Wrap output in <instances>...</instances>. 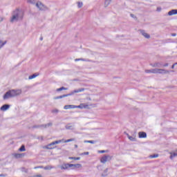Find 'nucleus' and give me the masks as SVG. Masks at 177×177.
I'll return each instance as SVG.
<instances>
[{
  "label": "nucleus",
  "mask_w": 177,
  "mask_h": 177,
  "mask_svg": "<svg viewBox=\"0 0 177 177\" xmlns=\"http://www.w3.org/2000/svg\"><path fill=\"white\" fill-rule=\"evenodd\" d=\"M24 17V12L19 8L14 10L12 13L10 18V23H17V21H21Z\"/></svg>",
  "instance_id": "f257e3e1"
},
{
  "label": "nucleus",
  "mask_w": 177,
  "mask_h": 177,
  "mask_svg": "<svg viewBox=\"0 0 177 177\" xmlns=\"http://www.w3.org/2000/svg\"><path fill=\"white\" fill-rule=\"evenodd\" d=\"M19 95H21V90H10L4 94L3 99L6 100L9 97H15V96H19Z\"/></svg>",
  "instance_id": "f03ea898"
},
{
  "label": "nucleus",
  "mask_w": 177,
  "mask_h": 177,
  "mask_svg": "<svg viewBox=\"0 0 177 177\" xmlns=\"http://www.w3.org/2000/svg\"><path fill=\"white\" fill-rule=\"evenodd\" d=\"M84 91H85V88H81L79 89L74 90L68 94H64L62 95L55 97L54 99L55 100H57V99H63V97H67L68 96H73V95H74V93H80V92H84Z\"/></svg>",
  "instance_id": "7ed1b4c3"
},
{
  "label": "nucleus",
  "mask_w": 177,
  "mask_h": 177,
  "mask_svg": "<svg viewBox=\"0 0 177 177\" xmlns=\"http://www.w3.org/2000/svg\"><path fill=\"white\" fill-rule=\"evenodd\" d=\"M145 73H147V74L150 73H152V74H168V73H169V71H167L165 69L155 68L145 70Z\"/></svg>",
  "instance_id": "20e7f679"
},
{
  "label": "nucleus",
  "mask_w": 177,
  "mask_h": 177,
  "mask_svg": "<svg viewBox=\"0 0 177 177\" xmlns=\"http://www.w3.org/2000/svg\"><path fill=\"white\" fill-rule=\"evenodd\" d=\"M36 6L38 8L39 10H43L46 11L49 10V8H48L46 6L42 4L41 2L38 1L36 3Z\"/></svg>",
  "instance_id": "39448f33"
},
{
  "label": "nucleus",
  "mask_w": 177,
  "mask_h": 177,
  "mask_svg": "<svg viewBox=\"0 0 177 177\" xmlns=\"http://www.w3.org/2000/svg\"><path fill=\"white\" fill-rule=\"evenodd\" d=\"M113 158V156H110V155H104V156H102L100 159V162L102 164H106V162H107V161H111V160Z\"/></svg>",
  "instance_id": "423d86ee"
},
{
  "label": "nucleus",
  "mask_w": 177,
  "mask_h": 177,
  "mask_svg": "<svg viewBox=\"0 0 177 177\" xmlns=\"http://www.w3.org/2000/svg\"><path fill=\"white\" fill-rule=\"evenodd\" d=\"M52 122H49L46 124L35 125L33 126V128H49V127H52Z\"/></svg>",
  "instance_id": "0eeeda50"
},
{
  "label": "nucleus",
  "mask_w": 177,
  "mask_h": 177,
  "mask_svg": "<svg viewBox=\"0 0 177 177\" xmlns=\"http://www.w3.org/2000/svg\"><path fill=\"white\" fill-rule=\"evenodd\" d=\"M71 167H73V165H71L70 163H66L62 165L60 168L61 169H69Z\"/></svg>",
  "instance_id": "6e6552de"
},
{
  "label": "nucleus",
  "mask_w": 177,
  "mask_h": 177,
  "mask_svg": "<svg viewBox=\"0 0 177 177\" xmlns=\"http://www.w3.org/2000/svg\"><path fill=\"white\" fill-rule=\"evenodd\" d=\"M10 108V105L6 104H3L0 108V110H1V111H6V110H9Z\"/></svg>",
  "instance_id": "1a4fd4ad"
},
{
  "label": "nucleus",
  "mask_w": 177,
  "mask_h": 177,
  "mask_svg": "<svg viewBox=\"0 0 177 177\" xmlns=\"http://www.w3.org/2000/svg\"><path fill=\"white\" fill-rule=\"evenodd\" d=\"M140 32L143 37H145V38H147V39H149V38H150V35L147 34L146 31L140 30Z\"/></svg>",
  "instance_id": "9d476101"
},
{
  "label": "nucleus",
  "mask_w": 177,
  "mask_h": 177,
  "mask_svg": "<svg viewBox=\"0 0 177 177\" xmlns=\"http://www.w3.org/2000/svg\"><path fill=\"white\" fill-rule=\"evenodd\" d=\"M56 147H55V144H53V142L48 144L45 147V149H47V150H52V149H55Z\"/></svg>",
  "instance_id": "9b49d317"
},
{
  "label": "nucleus",
  "mask_w": 177,
  "mask_h": 177,
  "mask_svg": "<svg viewBox=\"0 0 177 177\" xmlns=\"http://www.w3.org/2000/svg\"><path fill=\"white\" fill-rule=\"evenodd\" d=\"M86 107H88V105L84 103H82L78 106L75 105V109H86Z\"/></svg>",
  "instance_id": "f8f14e48"
},
{
  "label": "nucleus",
  "mask_w": 177,
  "mask_h": 177,
  "mask_svg": "<svg viewBox=\"0 0 177 177\" xmlns=\"http://www.w3.org/2000/svg\"><path fill=\"white\" fill-rule=\"evenodd\" d=\"M138 136L140 138H147V134L145 131H140L138 133Z\"/></svg>",
  "instance_id": "ddd939ff"
},
{
  "label": "nucleus",
  "mask_w": 177,
  "mask_h": 177,
  "mask_svg": "<svg viewBox=\"0 0 177 177\" xmlns=\"http://www.w3.org/2000/svg\"><path fill=\"white\" fill-rule=\"evenodd\" d=\"M71 165H73L70 167L71 169H75V168H81L82 167L81 164H71Z\"/></svg>",
  "instance_id": "4468645a"
},
{
  "label": "nucleus",
  "mask_w": 177,
  "mask_h": 177,
  "mask_svg": "<svg viewBox=\"0 0 177 177\" xmlns=\"http://www.w3.org/2000/svg\"><path fill=\"white\" fill-rule=\"evenodd\" d=\"M74 124H71V123H69L68 124L66 125L65 128L66 129H68V130H74Z\"/></svg>",
  "instance_id": "2eb2a0df"
},
{
  "label": "nucleus",
  "mask_w": 177,
  "mask_h": 177,
  "mask_svg": "<svg viewBox=\"0 0 177 177\" xmlns=\"http://www.w3.org/2000/svg\"><path fill=\"white\" fill-rule=\"evenodd\" d=\"M174 15H177V9L171 10L168 12L169 16H174Z\"/></svg>",
  "instance_id": "dca6fc26"
},
{
  "label": "nucleus",
  "mask_w": 177,
  "mask_h": 177,
  "mask_svg": "<svg viewBox=\"0 0 177 177\" xmlns=\"http://www.w3.org/2000/svg\"><path fill=\"white\" fill-rule=\"evenodd\" d=\"M64 110H68L69 109H75V105H65L64 106Z\"/></svg>",
  "instance_id": "f3484780"
},
{
  "label": "nucleus",
  "mask_w": 177,
  "mask_h": 177,
  "mask_svg": "<svg viewBox=\"0 0 177 177\" xmlns=\"http://www.w3.org/2000/svg\"><path fill=\"white\" fill-rule=\"evenodd\" d=\"M127 135V138L129 139V140H131V142H136V138H135L133 136H131L128 133Z\"/></svg>",
  "instance_id": "a211bd4d"
},
{
  "label": "nucleus",
  "mask_w": 177,
  "mask_h": 177,
  "mask_svg": "<svg viewBox=\"0 0 177 177\" xmlns=\"http://www.w3.org/2000/svg\"><path fill=\"white\" fill-rule=\"evenodd\" d=\"M110 3H111V0H105V2H104L105 8H107V6L110 5Z\"/></svg>",
  "instance_id": "6ab92c4d"
},
{
  "label": "nucleus",
  "mask_w": 177,
  "mask_h": 177,
  "mask_svg": "<svg viewBox=\"0 0 177 177\" xmlns=\"http://www.w3.org/2000/svg\"><path fill=\"white\" fill-rule=\"evenodd\" d=\"M23 154L21 153H15L14 154V157H15V158H21Z\"/></svg>",
  "instance_id": "aec40b11"
},
{
  "label": "nucleus",
  "mask_w": 177,
  "mask_h": 177,
  "mask_svg": "<svg viewBox=\"0 0 177 177\" xmlns=\"http://www.w3.org/2000/svg\"><path fill=\"white\" fill-rule=\"evenodd\" d=\"M64 139H62V140H56V141H54V142H53V145H59V143H62V142H64Z\"/></svg>",
  "instance_id": "412c9836"
},
{
  "label": "nucleus",
  "mask_w": 177,
  "mask_h": 177,
  "mask_svg": "<svg viewBox=\"0 0 177 177\" xmlns=\"http://www.w3.org/2000/svg\"><path fill=\"white\" fill-rule=\"evenodd\" d=\"M21 172H24L25 174H28V169H26V167L21 168Z\"/></svg>",
  "instance_id": "4be33fe9"
},
{
  "label": "nucleus",
  "mask_w": 177,
  "mask_h": 177,
  "mask_svg": "<svg viewBox=\"0 0 177 177\" xmlns=\"http://www.w3.org/2000/svg\"><path fill=\"white\" fill-rule=\"evenodd\" d=\"M36 77H38V75H37V73H35L33 75H31L29 76V80H33V78H35Z\"/></svg>",
  "instance_id": "5701e85b"
},
{
  "label": "nucleus",
  "mask_w": 177,
  "mask_h": 177,
  "mask_svg": "<svg viewBox=\"0 0 177 177\" xmlns=\"http://www.w3.org/2000/svg\"><path fill=\"white\" fill-rule=\"evenodd\" d=\"M61 91H67V88L62 86V87L57 89V92H60Z\"/></svg>",
  "instance_id": "b1692460"
},
{
  "label": "nucleus",
  "mask_w": 177,
  "mask_h": 177,
  "mask_svg": "<svg viewBox=\"0 0 177 177\" xmlns=\"http://www.w3.org/2000/svg\"><path fill=\"white\" fill-rule=\"evenodd\" d=\"M19 151H26V146L21 145V147L19 149Z\"/></svg>",
  "instance_id": "393cba45"
},
{
  "label": "nucleus",
  "mask_w": 177,
  "mask_h": 177,
  "mask_svg": "<svg viewBox=\"0 0 177 177\" xmlns=\"http://www.w3.org/2000/svg\"><path fill=\"white\" fill-rule=\"evenodd\" d=\"M5 45H6V41L3 42L1 40H0V49L1 48L3 47Z\"/></svg>",
  "instance_id": "a878e982"
},
{
  "label": "nucleus",
  "mask_w": 177,
  "mask_h": 177,
  "mask_svg": "<svg viewBox=\"0 0 177 177\" xmlns=\"http://www.w3.org/2000/svg\"><path fill=\"white\" fill-rule=\"evenodd\" d=\"M84 143H91L92 145H94V143H96V141H95V140H84Z\"/></svg>",
  "instance_id": "bb28decb"
},
{
  "label": "nucleus",
  "mask_w": 177,
  "mask_h": 177,
  "mask_svg": "<svg viewBox=\"0 0 177 177\" xmlns=\"http://www.w3.org/2000/svg\"><path fill=\"white\" fill-rule=\"evenodd\" d=\"M69 160H81V158L80 157H69Z\"/></svg>",
  "instance_id": "cd10ccee"
},
{
  "label": "nucleus",
  "mask_w": 177,
  "mask_h": 177,
  "mask_svg": "<svg viewBox=\"0 0 177 177\" xmlns=\"http://www.w3.org/2000/svg\"><path fill=\"white\" fill-rule=\"evenodd\" d=\"M152 67H161V64L160 63H155L152 65Z\"/></svg>",
  "instance_id": "c85d7f7f"
},
{
  "label": "nucleus",
  "mask_w": 177,
  "mask_h": 177,
  "mask_svg": "<svg viewBox=\"0 0 177 177\" xmlns=\"http://www.w3.org/2000/svg\"><path fill=\"white\" fill-rule=\"evenodd\" d=\"M157 157H158V154L157 153L149 156V158H157Z\"/></svg>",
  "instance_id": "c756f323"
},
{
  "label": "nucleus",
  "mask_w": 177,
  "mask_h": 177,
  "mask_svg": "<svg viewBox=\"0 0 177 177\" xmlns=\"http://www.w3.org/2000/svg\"><path fill=\"white\" fill-rule=\"evenodd\" d=\"M176 156H177V152H174L171 154L170 158L172 159V158H174V157H176Z\"/></svg>",
  "instance_id": "7c9ffc66"
},
{
  "label": "nucleus",
  "mask_w": 177,
  "mask_h": 177,
  "mask_svg": "<svg viewBox=\"0 0 177 177\" xmlns=\"http://www.w3.org/2000/svg\"><path fill=\"white\" fill-rule=\"evenodd\" d=\"M28 3H32V5H35V0H28Z\"/></svg>",
  "instance_id": "2f4dec72"
},
{
  "label": "nucleus",
  "mask_w": 177,
  "mask_h": 177,
  "mask_svg": "<svg viewBox=\"0 0 177 177\" xmlns=\"http://www.w3.org/2000/svg\"><path fill=\"white\" fill-rule=\"evenodd\" d=\"M73 140H74V139L71 138V139H68V140H65V141H64V143H68L69 142H73Z\"/></svg>",
  "instance_id": "473e14b6"
},
{
  "label": "nucleus",
  "mask_w": 177,
  "mask_h": 177,
  "mask_svg": "<svg viewBox=\"0 0 177 177\" xmlns=\"http://www.w3.org/2000/svg\"><path fill=\"white\" fill-rule=\"evenodd\" d=\"M88 155H89V152H84L80 154V156H88Z\"/></svg>",
  "instance_id": "72a5a7b5"
},
{
  "label": "nucleus",
  "mask_w": 177,
  "mask_h": 177,
  "mask_svg": "<svg viewBox=\"0 0 177 177\" xmlns=\"http://www.w3.org/2000/svg\"><path fill=\"white\" fill-rule=\"evenodd\" d=\"M82 2H78L77 3V6H78V8H82Z\"/></svg>",
  "instance_id": "f704fd0d"
},
{
  "label": "nucleus",
  "mask_w": 177,
  "mask_h": 177,
  "mask_svg": "<svg viewBox=\"0 0 177 177\" xmlns=\"http://www.w3.org/2000/svg\"><path fill=\"white\" fill-rule=\"evenodd\" d=\"M107 150H101V151H99V153H107Z\"/></svg>",
  "instance_id": "c9c22d12"
},
{
  "label": "nucleus",
  "mask_w": 177,
  "mask_h": 177,
  "mask_svg": "<svg viewBox=\"0 0 177 177\" xmlns=\"http://www.w3.org/2000/svg\"><path fill=\"white\" fill-rule=\"evenodd\" d=\"M44 169L47 170V169H52V167H49V166H46L44 167Z\"/></svg>",
  "instance_id": "e433bc0d"
},
{
  "label": "nucleus",
  "mask_w": 177,
  "mask_h": 177,
  "mask_svg": "<svg viewBox=\"0 0 177 177\" xmlns=\"http://www.w3.org/2000/svg\"><path fill=\"white\" fill-rule=\"evenodd\" d=\"M52 113H59V110H57V109H53V110L52 111Z\"/></svg>",
  "instance_id": "4c0bfd02"
},
{
  "label": "nucleus",
  "mask_w": 177,
  "mask_h": 177,
  "mask_svg": "<svg viewBox=\"0 0 177 177\" xmlns=\"http://www.w3.org/2000/svg\"><path fill=\"white\" fill-rule=\"evenodd\" d=\"M131 17H133V19H136V17L133 14L130 15Z\"/></svg>",
  "instance_id": "58836bf2"
},
{
  "label": "nucleus",
  "mask_w": 177,
  "mask_h": 177,
  "mask_svg": "<svg viewBox=\"0 0 177 177\" xmlns=\"http://www.w3.org/2000/svg\"><path fill=\"white\" fill-rule=\"evenodd\" d=\"M80 60H82V62H89V60L85 59H82V58H80Z\"/></svg>",
  "instance_id": "ea45409f"
},
{
  "label": "nucleus",
  "mask_w": 177,
  "mask_h": 177,
  "mask_svg": "<svg viewBox=\"0 0 177 177\" xmlns=\"http://www.w3.org/2000/svg\"><path fill=\"white\" fill-rule=\"evenodd\" d=\"M33 177H42V175L37 174V175L34 176Z\"/></svg>",
  "instance_id": "a19ab883"
},
{
  "label": "nucleus",
  "mask_w": 177,
  "mask_h": 177,
  "mask_svg": "<svg viewBox=\"0 0 177 177\" xmlns=\"http://www.w3.org/2000/svg\"><path fill=\"white\" fill-rule=\"evenodd\" d=\"M5 176H7V175L6 174H0V177H5Z\"/></svg>",
  "instance_id": "79ce46f5"
},
{
  "label": "nucleus",
  "mask_w": 177,
  "mask_h": 177,
  "mask_svg": "<svg viewBox=\"0 0 177 177\" xmlns=\"http://www.w3.org/2000/svg\"><path fill=\"white\" fill-rule=\"evenodd\" d=\"M157 12H161V8L160 7L157 8Z\"/></svg>",
  "instance_id": "37998d69"
},
{
  "label": "nucleus",
  "mask_w": 177,
  "mask_h": 177,
  "mask_svg": "<svg viewBox=\"0 0 177 177\" xmlns=\"http://www.w3.org/2000/svg\"><path fill=\"white\" fill-rule=\"evenodd\" d=\"M163 67H168V63H166L162 65Z\"/></svg>",
  "instance_id": "c03bdc74"
},
{
  "label": "nucleus",
  "mask_w": 177,
  "mask_h": 177,
  "mask_svg": "<svg viewBox=\"0 0 177 177\" xmlns=\"http://www.w3.org/2000/svg\"><path fill=\"white\" fill-rule=\"evenodd\" d=\"M171 37H176V33H172Z\"/></svg>",
  "instance_id": "a18cd8bd"
},
{
  "label": "nucleus",
  "mask_w": 177,
  "mask_h": 177,
  "mask_svg": "<svg viewBox=\"0 0 177 177\" xmlns=\"http://www.w3.org/2000/svg\"><path fill=\"white\" fill-rule=\"evenodd\" d=\"M38 168H42V167H41V166H39V167H34V169H38Z\"/></svg>",
  "instance_id": "49530a36"
},
{
  "label": "nucleus",
  "mask_w": 177,
  "mask_h": 177,
  "mask_svg": "<svg viewBox=\"0 0 177 177\" xmlns=\"http://www.w3.org/2000/svg\"><path fill=\"white\" fill-rule=\"evenodd\" d=\"M81 59H80V58H79V59H75V62H80Z\"/></svg>",
  "instance_id": "de8ad7c7"
},
{
  "label": "nucleus",
  "mask_w": 177,
  "mask_h": 177,
  "mask_svg": "<svg viewBox=\"0 0 177 177\" xmlns=\"http://www.w3.org/2000/svg\"><path fill=\"white\" fill-rule=\"evenodd\" d=\"M171 68H175V64H174L171 66Z\"/></svg>",
  "instance_id": "09e8293b"
},
{
  "label": "nucleus",
  "mask_w": 177,
  "mask_h": 177,
  "mask_svg": "<svg viewBox=\"0 0 177 177\" xmlns=\"http://www.w3.org/2000/svg\"><path fill=\"white\" fill-rule=\"evenodd\" d=\"M3 20V19L0 17V23H1V21H2Z\"/></svg>",
  "instance_id": "8fccbe9b"
},
{
  "label": "nucleus",
  "mask_w": 177,
  "mask_h": 177,
  "mask_svg": "<svg viewBox=\"0 0 177 177\" xmlns=\"http://www.w3.org/2000/svg\"><path fill=\"white\" fill-rule=\"evenodd\" d=\"M75 149H77V147H78V145H75Z\"/></svg>",
  "instance_id": "3c124183"
},
{
  "label": "nucleus",
  "mask_w": 177,
  "mask_h": 177,
  "mask_svg": "<svg viewBox=\"0 0 177 177\" xmlns=\"http://www.w3.org/2000/svg\"><path fill=\"white\" fill-rule=\"evenodd\" d=\"M44 39L43 37H40V41H42Z\"/></svg>",
  "instance_id": "603ef678"
},
{
  "label": "nucleus",
  "mask_w": 177,
  "mask_h": 177,
  "mask_svg": "<svg viewBox=\"0 0 177 177\" xmlns=\"http://www.w3.org/2000/svg\"><path fill=\"white\" fill-rule=\"evenodd\" d=\"M174 66H176V64H177V62H176V63H174Z\"/></svg>",
  "instance_id": "864d4df0"
},
{
  "label": "nucleus",
  "mask_w": 177,
  "mask_h": 177,
  "mask_svg": "<svg viewBox=\"0 0 177 177\" xmlns=\"http://www.w3.org/2000/svg\"><path fill=\"white\" fill-rule=\"evenodd\" d=\"M105 171H107V169L105 170Z\"/></svg>",
  "instance_id": "5fc2aeb1"
}]
</instances>
